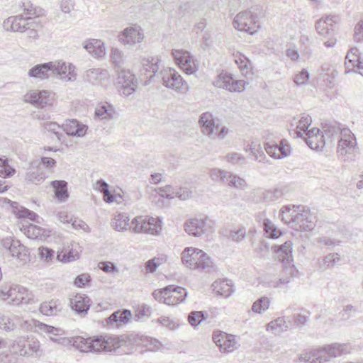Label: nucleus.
Segmentation results:
<instances>
[{"label":"nucleus","mask_w":363,"mask_h":363,"mask_svg":"<svg viewBox=\"0 0 363 363\" xmlns=\"http://www.w3.org/2000/svg\"><path fill=\"white\" fill-rule=\"evenodd\" d=\"M69 342L74 347L82 352L93 353H121L122 348L128 347L131 345L130 337L128 335H105L89 337L76 336L73 337Z\"/></svg>","instance_id":"obj_1"},{"label":"nucleus","mask_w":363,"mask_h":363,"mask_svg":"<svg viewBox=\"0 0 363 363\" xmlns=\"http://www.w3.org/2000/svg\"><path fill=\"white\" fill-rule=\"evenodd\" d=\"M327 136H331V143L338 139L337 153L344 161L352 160L358 149L354 134L347 128H341L340 125H330L325 132Z\"/></svg>","instance_id":"obj_2"},{"label":"nucleus","mask_w":363,"mask_h":363,"mask_svg":"<svg viewBox=\"0 0 363 363\" xmlns=\"http://www.w3.org/2000/svg\"><path fill=\"white\" fill-rule=\"evenodd\" d=\"M181 259L186 267L191 269L211 272L216 269L211 257L196 247H185L181 254Z\"/></svg>","instance_id":"obj_3"},{"label":"nucleus","mask_w":363,"mask_h":363,"mask_svg":"<svg viewBox=\"0 0 363 363\" xmlns=\"http://www.w3.org/2000/svg\"><path fill=\"white\" fill-rule=\"evenodd\" d=\"M158 77L161 84L167 89L182 94L189 91L186 81L173 68L167 67L162 69L158 74Z\"/></svg>","instance_id":"obj_4"},{"label":"nucleus","mask_w":363,"mask_h":363,"mask_svg":"<svg viewBox=\"0 0 363 363\" xmlns=\"http://www.w3.org/2000/svg\"><path fill=\"white\" fill-rule=\"evenodd\" d=\"M184 230L189 235L201 237L213 232L215 222L208 216L193 218L187 220L184 223Z\"/></svg>","instance_id":"obj_5"},{"label":"nucleus","mask_w":363,"mask_h":363,"mask_svg":"<svg viewBox=\"0 0 363 363\" xmlns=\"http://www.w3.org/2000/svg\"><path fill=\"white\" fill-rule=\"evenodd\" d=\"M133 230L136 233L157 235L162 230V221L159 218L147 216L135 217L131 222Z\"/></svg>","instance_id":"obj_6"},{"label":"nucleus","mask_w":363,"mask_h":363,"mask_svg":"<svg viewBox=\"0 0 363 363\" xmlns=\"http://www.w3.org/2000/svg\"><path fill=\"white\" fill-rule=\"evenodd\" d=\"M14 353L21 356H32L35 354L38 356L42 354L40 343L36 338L29 339L26 336L18 337L11 346Z\"/></svg>","instance_id":"obj_7"},{"label":"nucleus","mask_w":363,"mask_h":363,"mask_svg":"<svg viewBox=\"0 0 363 363\" xmlns=\"http://www.w3.org/2000/svg\"><path fill=\"white\" fill-rule=\"evenodd\" d=\"M339 18L337 16H326L319 19L315 23V29L318 33L323 38H328L324 42L327 48L333 47L337 42L334 37V26L338 22Z\"/></svg>","instance_id":"obj_8"},{"label":"nucleus","mask_w":363,"mask_h":363,"mask_svg":"<svg viewBox=\"0 0 363 363\" xmlns=\"http://www.w3.org/2000/svg\"><path fill=\"white\" fill-rule=\"evenodd\" d=\"M30 294L28 291L19 285H11L9 287L5 286L1 290L0 294L2 299L16 306L28 303L30 300Z\"/></svg>","instance_id":"obj_9"},{"label":"nucleus","mask_w":363,"mask_h":363,"mask_svg":"<svg viewBox=\"0 0 363 363\" xmlns=\"http://www.w3.org/2000/svg\"><path fill=\"white\" fill-rule=\"evenodd\" d=\"M235 28L254 34L259 27L257 15L251 11L240 12L236 15L233 21Z\"/></svg>","instance_id":"obj_10"},{"label":"nucleus","mask_w":363,"mask_h":363,"mask_svg":"<svg viewBox=\"0 0 363 363\" xmlns=\"http://www.w3.org/2000/svg\"><path fill=\"white\" fill-rule=\"evenodd\" d=\"M116 86L121 95L129 96L135 91L138 82L130 70L123 69L118 73Z\"/></svg>","instance_id":"obj_11"},{"label":"nucleus","mask_w":363,"mask_h":363,"mask_svg":"<svg viewBox=\"0 0 363 363\" xmlns=\"http://www.w3.org/2000/svg\"><path fill=\"white\" fill-rule=\"evenodd\" d=\"M214 86L230 92H242L245 89L244 80H234L230 74L222 72L213 80Z\"/></svg>","instance_id":"obj_12"},{"label":"nucleus","mask_w":363,"mask_h":363,"mask_svg":"<svg viewBox=\"0 0 363 363\" xmlns=\"http://www.w3.org/2000/svg\"><path fill=\"white\" fill-rule=\"evenodd\" d=\"M172 56L176 64L187 74H192L198 70V66L189 52L184 50H173Z\"/></svg>","instance_id":"obj_13"},{"label":"nucleus","mask_w":363,"mask_h":363,"mask_svg":"<svg viewBox=\"0 0 363 363\" xmlns=\"http://www.w3.org/2000/svg\"><path fill=\"white\" fill-rule=\"evenodd\" d=\"M316 223V216L308 208L301 206L298 216H296V223H295L294 230L297 231L311 232L315 228Z\"/></svg>","instance_id":"obj_14"},{"label":"nucleus","mask_w":363,"mask_h":363,"mask_svg":"<svg viewBox=\"0 0 363 363\" xmlns=\"http://www.w3.org/2000/svg\"><path fill=\"white\" fill-rule=\"evenodd\" d=\"M331 125L325 127L324 133L318 128H312L306 133L305 141L306 144L313 150H319L323 148L326 143V140L331 143V136H327L326 130Z\"/></svg>","instance_id":"obj_15"},{"label":"nucleus","mask_w":363,"mask_h":363,"mask_svg":"<svg viewBox=\"0 0 363 363\" xmlns=\"http://www.w3.org/2000/svg\"><path fill=\"white\" fill-rule=\"evenodd\" d=\"M53 77L65 82H74L77 79L75 66L62 60L52 62Z\"/></svg>","instance_id":"obj_16"},{"label":"nucleus","mask_w":363,"mask_h":363,"mask_svg":"<svg viewBox=\"0 0 363 363\" xmlns=\"http://www.w3.org/2000/svg\"><path fill=\"white\" fill-rule=\"evenodd\" d=\"M4 248L6 249L11 256L22 262H26L29 257L28 249L19 240L7 238L2 240Z\"/></svg>","instance_id":"obj_17"},{"label":"nucleus","mask_w":363,"mask_h":363,"mask_svg":"<svg viewBox=\"0 0 363 363\" xmlns=\"http://www.w3.org/2000/svg\"><path fill=\"white\" fill-rule=\"evenodd\" d=\"M213 340L222 352H232L238 347L235 337L224 332H214Z\"/></svg>","instance_id":"obj_18"},{"label":"nucleus","mask_w":363,"mask_h":363,"mask_svg":"<svg viewBox=\"0 0 363 363\" xmlns=\"http://www.w3.org/2000/svg\"><path fill=\"white\" fill-rule=\"evenodd\" d=\"M264 150L271 157L274 159H282L289 156L291 153V146L284 140H281L279 143H266Z\"/></svg>","instance_id":"obj_19"},{"label":"nucleus","mask_w":363,"mask_h":363,"mask_svg":"<svg viewBox=\"0 0 363 363\" xmlns=\"http://www.w3.org/2000/svg\"><path fill=\"white\" fill-rule=\"evenodd\" d=\"M143 38V31L138 26L126 28L118 35L119 41L124 45H134L141 43Z\"/></svg>","instance_id":"obj_20"},{"label":"nucleus","mask_w":363,"mask_h":363,"mask_svg":"<svg viewBox=\"0 0 363 363\" xmlns=\"http://www.w3.org/2000/svg\"><path fill=\"white\" fill-rule=\"evenodd\" d=\"M84 79L93 85L105 86L110 81V74L107 69L91 68L86 71Z\"/></svg>","instance_id":"obj_21"},{"label":"nucleus","mask_w":363,"mask_h":363,"mask_svg":"<svg viewBox=\"0 0 363 363\" xmlns=\"http://www.w3.org/2000/svg\"><path fill=\"white\" fill-rule=\"evenodd\" d=\"M20 327L25 331L53 333L56 335L61 331L58 328L46 325L35 319H30L22 322Z\"/></svg>","instance_id":"obj_22"},{"label":"nucleus","mask_w":363,"mask_h":363,"mask_svg":"<svg viewBox=\"0 0 363 363\" xmlns=\"http://www.w3.org/2000/svg\"><path fill=\"white\" fill-rule=\"evenodd\" d=\"M47 177V173L43 169V167L38 161L32 162L26 169L25 174V179L34 184L41 183Z\"/></svg>","instance_id":"obj_23"},{"label":"nucleus","mask_w":363,"mask_h":363,"mask_svg":"<svg viewBox=\"0 0 363 363\" xmlns=\"http://www.w3.org/2000/svg\"><path fill=\"white\" fill-rule=\"evenodd\" d=\"M160 60L158 57L143 58L141 60L140 74L144 76L148 82L155 77V74L159 70Z\"/></svg>","instance_id":"obj_24"},{"label":"nucleus","mask_w":363,"mask_h":363,"mask_svg":"<svg viewBox=\"0 0 363 363\" xmlns=\"http://www.w3.org/2000/svg\"><path fill=\"white\" fill-rule=\"evenodd\" d=\"M166 291L165 304L168 306H175L183 302L187 296L186 290L181 286L169 285Z\"/></svg>","instance_id":"obj_25"},{"label":"nucleus","mask_w":363,"mask_h":363,"mask_svg":"<svg viewBox=\"0 0 363 363\" xmlns=\"http://www.w3.org/2000/svg\"><path fill=\"white\" fill-rule=\"evenodd\" d=\"M199 124L201 133L207 136H213L215 130H218V125L216 124V120L213 114L210 112L203 113L199 118Z\"/></svg>","instance_id":"obj_26"},{"label":"nucleus","mask_w":363,"mask_h":363,"mask_svg":"<svg viewBox=\"0 0 363 363\" xmlns=\"http://www.w3.org/2000/svg\"><path fill=\"white\" fill-rule=\"evenodd\" d=\"M90 305V298L84 294H78L70 298L72 309L81 316L86 315Z\"/></svg>","instance_id":"obj_27"},{"label":"nucleus","mask_w":363,"mask_h":363,"mask_svg":"<svg viewBox=\"0 0 363 363\" xmlns=\"http://www.w3.org/2000/svg\"><path fill=\"white\" fill-rule=\"evenodd\" d=\"M53 67L52 62L36 65L29 69L28 74L30 77L40 80L49 79L53 77Z\"/></svg>","instance_id":"obj_28"},{"label":"nucleus","mask_w":363,"mask_h":363,"mask_svg":"<svg viewBox=\"0 0 363 363\" xmlns=\"http://www.w3.org/2000/svg\"><path fill=\"white\" fill-rule=\"evenodd\" d=\"M301 206H284L279 212V218L281 220L287 224L290 228L294 230L295 223H296V216H298L299 209Z\"/></svg>","instance_id":"obj_29"},{"label":"nucleus","mask_w":363,"mask_h":363,"mask_svg":"<svg viewBox=\"0 0 363 363\" xmlns=\"http://www.w3.org/2000/svg\"><path fill=\"white\" fill-rule=\"evenodd\" d=\"M88 127L75 119L66 121L62 125V130L71 136L83 137L86 135Z\"/></svg>","instance_id":"obj_30"},{"label":"nucleus","mask_w":363,"mask_h":363,"mask_svg":"<svg viewBox=\"0 0 363 363\" xmlns=\"http://www.w3.org/2000/svg\"><path fill=\"white\" fill-rule=\"evenodd\" d=\"M324 348L311 349L305 351L300 354L298 359L300 362H308L311 363H323L326 362V357L323 352Z\"/></svg>","instance_id":"obj_31"},{"label":"nucleus","mask_w":363,"mask_h":363,"mask_svg":"<svg viewBox=\"0 0 363 363\" xmlns=\"http://www.w3.org/2000/svg\"><path fill=\"white\" fill-rule=\"evenodd\" d=\"M213 291L218 295L228 298L235 291L234 285L231 280L218 279L212 284Z\"/></svg>","instance_id":"obj_32"},{"label":"nucleus","mask_w":363,"mask_h":363,"mask_svg":"<svg viewBox=\"0 0 363 363\" xmlns=\"http://www.w3.org/2000/svg\"><path fill=\"white\" fill-rule=\"evenodd\" d=\"M277 259L283 263L284 266L290 265L293 262L292 243L291 241H286L283 245L279 246L275 250Z\"/></svg>","instance_id":"obj_33"},{"label":"nucleus","mask_w":363,"mask_h":363,"mask_svg":"<svg viewBox=\"0 0 363 363\" xmlns=\"http://www.w3.org/2000/svg\"><path fill=\"white\" fill-rule=\"evenodd\" d=\"M84 48L96 58H101L106 54L104 43L97 39H91L84 43Z\"/></svg>","instance_id":"obj_34"},{"label":"nucleus","mask_w":363,"mask_h":363,"mask_svg":"<svg viewBox=\"0 0 363 363\" xmlns=\"http://www.w3.org/2000/svg\"><path fill=\"white\" fill-rule=\"evenodd\" d=\"M21 8L26 15L25 17L30 21H34L33 18L43 16L45 15V11L39 6L34 5L30 1H26L22 3Z\"/></svg>","instance_id":"obj_35"},{"label":"nucleus","mask_w":363,"mask_h":363,"mask_svg":"<svg viewBox=\"0 0 363 363\" xmlns=\"http://www.w3.org/2000/svg\"><path fill=\"white\" fill-rule=\"evenodd\" d=\"M323 348L324 351L323 352L325 354V357H326V362L332 357L340 356L348 352V347L345 344L341 345L335 343L326 345L323 347Z\"/></svg>","instance_id":"obj_36"},{"label":"nucleus","mask_w":363,"mask_h":363,"mask_svg":"<svg viewBox=\"0 0 363 363\" xmlns=\"http://www.w3.org/2000/svg\"><path fill=\"white\" fill-rule=\"evenodd\" d=\"M51 186L54 189L57 200L62 203L65 202L69 197L67 183L64 180H55L51 182Z\"/></svg>","instance_id":"obj_37"},{"label":"nucleus","mask_w":363,"mask_h":363,"mask_svg":"<svg viewBox=\"0 0 363 363\" xmlns=\"http://www.w3.org/2000/svg\"><path fill=\"white\" fill-rule=\"evenodd\" d=\"M340 260V256L337 253H329L327 255L320 257L317 262L318 269L325 271L333 267Z\"/></svg>","instance_id":"obj_38"},{"label":"nucleus","mask_w":363,"mask_h":363,"mask_svg":"<svg viewBox=\"0 0 363 363\" xmlns=\"http://www.w3.org/2000/svg\"><path fill=\"white\" fill-rule=\"evenodd\" d=\"M62 309V304L58 300H51L41 303L40 312L45 315L52 316L57 315Z\"/></svg>","instance_id":"obj_39"},{"label":"nucleus","mask_w":363,"mask_h":363,"mask_svg":"<svg viewBox=\"0 0 363 363\" xmlns=\"http://www.w3.org/2000/svg\"><path fill=\"white\" fill-rule=\"evenodd\" d=\"M234 61L243 75L247 76L252 73V64L245 55L237 52L234 55Z\"/></svg>","instance_id":"obj_40"},{"label":"nucleus","mask_w":363,"mask_h":363,"mask_svg":"<svg viewBox=\"0 0 363 363\" xmlns=\"http://www.w3.org/2000/svg\"><path fill=\"white\" fill-rule=\"evenodd\" d=\"M116 111L113 106L108 103L97 106L95 116L101 120H109L115 118Z\"/></svg>","instance_id":"obj_41"},{"label":"nucleus","mask_w":363,"mask_h":363,"mask_svg":"<svg viewBox=\"0 0 363 363\" xmlns=\"http://www.w3.org/2000/svg\"><path fill=\"white\" fill-rule=\"evenodd\" d=\"M289 329V325L286 323L284 317H279L271 322H269L266 327L268 332H271L274 335H280L281 333L286 331Z\"/></svg>","instance_id":"obj_42"},{"label":"nucleus","mask_w":363,"mask_h":363,"mask_svg":"<svg viewBox=\"0 0 363 363\" xmlns=\"http://www.w3.org/2000/svg\"><path fill=\"white\" fill-rule=\"evenodd\" d=\"M37 107L52 106L55 101V94L48 90H38Z\"/></svg>","instance_id":"obj_43"},{"label":"nucleus","mask_w":363,"mask_h":363,"mask_svg":"<svg viewBox=\"0 0 363 363\" xmlns=\"http://www.w3.org/2000/svg\"><path fill=\"white\" fill-rule=\"evenodd\" d=\"M360 60L359 50L356 48H351L345 57V73L352 72L355 68V63Z\"/></svg>","instance_id":"obj_44"},{"label":"nucleus","mask_w":363,"mask_h":363,"mask_svg":"<svg viewBox=\"0 0 363 363\" xmlns=\"http://www.w3.org/2000/svg\"><path fill=\"white\" fill-rule=\"evenodd\" d=\"M81 251V247L79 244L75 243L72 245V248L67 253L58 254L57 258L64 262H72L79 258Z\"/></svg>","instance_id":"obj_45"},{"label":"nucleus","mask_w":363,"mask_h":363,"mask_svg":"<svg viewBox=\"0 0 363 363\" xmlns=\"http://www.w3.org/2000/svg\"><path fill=\"white\" fill-rule=\"evenodd\" d=\"M224 184L230 187L238 189H245L247 186L246 181L243 178L229 171Z\"/></svg>","instance_id":"obj_46"},{"label":"nucleus","mask_w":363,"mask_h":363,"mask_svg":"<svg viewBox=\"0 0 363 363\" xmlns=\"http://www.w3.org/2000/svg\"><path fill=\"white\" fill-rule=\"evenodd\" d=\"M311 123V118L309 116H302L298 122H296V127L294 130V136L301 138L303 135L307 133L308 128Z\"/></svg>","instance_id":"obj_47"},{"label":"nucleus","mask_w":363,"mask_h":363,"mask_svg":"<svg viewBox=\"0 0 363 363\" xmlns=\"http://www.w3.org/2000/svg\"><path fill=\"white\" fill-rule=\"evenodd\" d=\"M130 218L124 213H118L115 216L113 221V228L118 231H123L127 230V227L129 225Z\"/></svg>","instance_id":"obj_48"},{"label":"nucleus","mask_w":363,"mask_h":363,"mask_svg":"<svg viewBox=\"0 0 363 363\" xmlns=\"http://www.w3.org/2000/svg\"><path fill=\"white\" fill-rule=\"evenodd\" d=\"M247 234L246 228L243 225L233 227L228 235V238L235 242H240L245 240Z\"/></svg>","instance_id":"obj_49"},{"label":"nucleus","mask_w":363,"mask_h":363,"mask_svg":"<svg viewBox=\"0 0 363 363\" xmlns=\"http://www.w3.org/2000/svg\"><path fill=\"white\" fill-rule=\"evenodd\" d=\"M248 150H250V153L255 157V160H257L258 162H264L265 161L266 156L264 155V151L262 150V147L259 143L252 142L245 148L246 152Z\"/></svg>","instance_id":"obj_50"},{"label":"nucleus","mask_w":363,"mask_h":363,"mask_svg":"<svg viewBox=\"0 0 363 363\" xmlns=\"http://www.w3.org/2000/svg\"><path fill=\"white\" fill-rule=\"evenodd\" d=\"M16 173V169L9 164V160L6 157H0V177L10 178Z\"/></svg>","instance_id":"obj_51"},{"label":"nucleus","mask_w":363,"mask_h":363,"mask_svg":"<svg viewBox=\"0 0 363 363\" xmlns=\"http://www.w3.org/2000/svg\"><path fill=\"white\" fill-rule=\"evenodd\" d=\"M270 303L271 301L268 297L262 296L253 303L252 311L255 313L262 314L269 308Z\"/></svg>","instance_id":"obj_52"},{"label":"nucleus","mask_w":363,"mask_h":363,"mask_svg":"<svg viewBox=\"0 0 363 363\" xmlns=\"http://www.w3.org/2000/svg\"><path fill=\"white\" fill-rule=\"evenodd\" d=\"M264 230L267 238L275 239L278 238L281 232L277 228L275 225L268 218L264 220L263 222Z\"/></svg>","instance_id":"obj_53"},{"label":"nucleus","mask_w":363,"mask_h":363,"mask_svg":"<svg viewBox=\"0 0 363 363\" xmlns=\"http://www.w3.org/2000/svg\"><path fill=\"white\" fill-rule=\"evenodd\" d=\"M110 57L111 63L117 67L123 66L126 60V57L123 51L118 48L111 49Z\"/></svg>","instance_id":"obj_54"},{"label":"nucleus","mask_w":363,"mask_h":363,"mask_svg":"<svg viewBox=\"0 0 363 363\" xmlns=\"http://www.w3.org/2000/svg\"><path fill=\"white\" fill-rule=\"evenodd\" d=\"M260 195L265 201H274L281 198L283 191L281 189H272L261 191Z\"/></svg>","instance_id":"obj_55"},{"label":"nucleus","mask_w":363,"mask_h":363,"mask_svg":"<svg viewBox=\"0 0 363 363\" xmlns=\"http://www.w3.org/2000/svg\"><path fill=\"white\" fill-rule=\"evenodd\" d=\"M41 126L45 131L52 133L56 135L59 140H61L62 134L60 133L62 130V125H60L57 123L53 121H47L41 123Z\"/></svg>","instance_id":"obj_56"},{"label":"nucleus","mask_w":363,"mask_h":363,"mask_svg":"<svg viewBox=\"0 0 363 363\" xmlns=\"http://www.w3.org/2000/svg\"><path fill=\"white\" fill-rule=\"evenodd\" d=\"M44 230L35 225L29 224L24 228L25 235L30 239H38L43 235Z\"/></svg>","instance_id":"obj_57"},{"label":"nucleus","mask_w":363,"mask_h":363,"mask_svg":"<svg viewBox=\"0 0 363 363\" xmlns=\"http://www.w3.org/2000/svg\"><path fill=\"white\" fill-rule=\"evenodd\" d=\"M223 160L232 165L242 164L245 161V157L240 153L231 152L226 154Z\"/></svg>","instance_id":"obj_58"},{"label":"nucleus","mask_w":363,"mask_h":363,"mask_svg":"<svg viewBox=\"0 0 363 363\" xmlns=\"http://www.w3.org/2000/svg\"><path fill=\"white\" fill-rule=\"evenodd\" d=\"M175 189L176 186H173L172 185H166L163 187H160L155 189L156 193L161 197L167 199H173L175 198Z\"/></svg>","instance_id":"obj_59"},{"label":"nucleus","mask_w":363,"mask_h":363,"mask_svg":"<svg viewBox=\"0 0 363 363\" xmlns=\"http://www.w3.org/2000/svg\"><path fill=\"white\" fill-rule=\"evenodd\" d=\"M228 174V171L218 168L211 169L208 172V175L213 181L221 182L223 184L225 183Z\"/></svg>","instance_id":"obj_60"},{"label":"nucleus","mask_w":363,"mask_h":363,"mask_svg":"<svg viewBox=\"0 0 363 363\" xmlns=\"http://www.w3.org/2000/svg\"><path fill=\"white\" fill-rule=\"evenodd\" d=\"M316 242L321 247H325L327 248H331L335 245H340V241L332 239L330 237L325 235H320L315 239Z\"/></svg>","instance_id":"obj_61"},{"label":"nucleus","mask_w":363,"mask_h":363,"mask_svg":"<svg viewBox=\"0 0 363 363\" xmlns=\"http://www.w3.org/2000/svg\"><path fill=\"white\" fill-rule=\"evenodd\" d=\"M16 328V324L13 320L9 315H0V328L6 331L13 330Z\"/></svg>","instance_id":"obj_62"},{"label":"nucleus","mask_w":363,"mask_h":363,"mask_svg":"<svg viewBox=\"0 0 363 363\" xmlns=\"http://www.w3.org/2000/svg\"><path fill=\"white\" fill-rule=\"evenodd\" d=\"M203 318L204 313L203 311H192L188 315V321L194 328L200 324Z\"/></svg>","instance_id":"obj_63"},{"label":"nucleus","mask_w":363,"mask_h":363,"mask_svg":"<svg viewBox=\"0 0 363 363\" xmlns=\"http://www.w3.org/2000/svg\"><path fill=\"white\" fill-rule=\"evenodd\" d=\"M309 79V73L305 69L296 73L294 76L293 81L298 86H302L307 84Z\"/></svg>","instance_id":"obj_64"}]
</instances>
